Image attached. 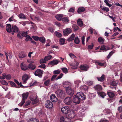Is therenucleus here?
<instances>
[{"mask_svg":"<svg viewBox=\"0 0 122 122\" xmlns=\"http://www.w3.org/2000/svg\"><path fill=\"white\" fill-rule=\"evenodd\" d=\"M50 100L52 102H57L58 99L55 94H52L50 96Z\"/></svg>","mask_w":122,"mask_h":122,"instance_id":"13","label":"nucleus"},{"mask_svg":"<svg viewBox=\"0 0 122 122\" xmlns=\"http://www.w3.org/2000/svg\"><path fill=\"white\" fill-rule=\"evenodd\" d=\"M80 69L82 70L85 71H86L87 70V68L85 66L81 65L80 66Z\"/></svg>","mask_w":122,"mask_h":122,"instance_id":"35","label":"nucleus"},{"mask_svg":"<svg viewBox=\"0 0 122 122\" xmlns=\"http://www.w3.org/2000/svg\"><path fill=\"white\" fill-rule=\"evenodd\" d=\"M22 79L23 84H25L26 83V81L29 79L28 76L27 74H24L22 76Z\"/></svg>","mask_w":122,"mask_h":122,"instance_id":"16","label":"nucleus"},{"mask_svg":"<svg viewBox=\"0 0 122 122\" xmlns=\"http://www.w3.org/2000/svg\"><path fill=\"white\" fill-rule=\"evenodd\" d=\"M60 45H62L65 44V39L62 38L60 39Z\"/></svg>","mask_w":122,"mask_h":122,"instance_id":"37","label":"nucleus"},{"mask_svg":"<svg viewBox=\"0 0 122 122\" xmlns=\"http://www.w3.org/2000/svg\"><path fill=\"white\" fill-rule=\"evenodd\" d=\"M72 28L75 31H77L79 28L78 26L77 25L75 24L73 25H72Z\"/></svg>","mask_w":122,"mask_h":122,"instance_id":"36","label":"nucleus"},{"mask_svg":"<svg viewBox=\"0 0 122 122\" xmlns=\"http://www.w3.org/2000/svg\"><path fill=\"white\" fill-rule=\"evenodd\" d=\"M115 51L113 50L110 52L109 53L108 55L107 56V58L108 59L110 58L111 56L112 55V54L114 53Z\"/></svg>","mask_w":122,"mask_h":122,"instance_id":"38","label":"nucleus"},{"mask_svg":"<svg viewBox=\"0 0 122 122\" xmlns=\"http://www.w3.org/2000/svg\"><path fill=\"white\" fill-rule=\"evenodd\" d=\"M25 39V40L26 41H31L32 40V39L29 36H28Z\"/></svg>","mask_w":122,"mask_h":122,"instance_id":"48","label":"nucleus"},{"mask_svg":"<svg viewBox=\"0 0 122 122\" xmlns=\"http://www.w3.org/2000/svg\"><path fill=\"white\" fill-rule=\"evenodd\" d=\"M19 18L20 19H26V17L25 16V15L24 14L22 13H20L19 14Z\"/></svg>","mask_w":122,"mask_h":122,"instance_id":"33","label":"nucleus"},{"mask_svg":"<svg viewBox=\"0 0 122 122\" xmlns=\"http://www.w3.org/2000/svg\"><path fill=\"white\" fill-rule=\"evenodd\" d=\"M94 88L97 92V93L98 92L101 91L102 90V86L100 85H97L95 86Z\"/></svg>","mask_w":122,"mask_h":122,"instance_id":"10","label":"nucleus"},{"mask_svg":"<svg viewBox=\"0 0 122 122\" xmlns=\"http://www.w3.org/2000/svg\"><path fill=\"white\" fill-rule=\"evenodd\" d=\"M66 90L67 93L71 96H72L74 94V90L71 88L70 86L66 87Z\"/></svg>","mask_w":122,"mask_h":122,"instance_id":"2","label":"nucleus"},{"mask_svg":"<svg viewBox=\"0 0 122 122\" xmlns=\"http://www.w3.org/2000/svg\"><path fill=\"white\" fill-rule=\"evenodd\" d=\"M39 40L42 43H44L45 42V38L43 37H39Z\"/></svg>","mask_w":122,"mask_h":122,"instance_id":"42","label":"nucleus"},{"mask_svg":"<svg viewBox=\"0 0 122 122\" xmlns=\"http://www.w3.org/2000/svg\"><path fill=\"white\" fill-rule=\"evenodd\" d=\"M46 66L44 64H41L39 66V67H40L41 68H45V67Z\"/></svg>","mask_w":122,"mask_h":122,"instance_id":"64","label":"nucleus"},{"mask_svg":"<svg viewBox=\"0 0 122 122\" xmlns=\"http://www.w3.org/2000/svg\"><path fill=\"white\" fill-rule=\"evenodd\" d=\"M108 0H105L104 1V2L106 4V5L108 6L109 7H111L112 6V5L111 4H109L108 1H109Z\"/></svg>","mask_w":122,"mask_h":122,"instance_id":"46","label":"nucleus"},{"mask_svg":"<svg viewBox=\"0 0 122 122\" xmlns=\"http://www.w3.org/2000/svg\"><path fill=\"white\" fill-rule=\"evenodd\" d=\"M51 80L50 79H48L44 83L45 85L46 86H49L50 84V82Z\"/></svg>","mask_w":122,"mask_h":122,"instance_id":"34","label":"nucleus"},{"mask_svg":"<svg viewBox=\"0 0 122 122\" xmlns=\"http://www.w3.org/2000/svg\"><path fill=\"white\" fill-rule=\"evenodd\" d=\"M26 56V54L23 52L20 53L19 55V57L20 58H23L25 57Z\"/></svg>","mask_w":122,"mask_h":122,"instance_id":"31","label":"nucleus"},{"mask_svg":"<svg viewBox=\"0 0 122 122\" xmlns=\"http://www.w3.org/2000/svg\"><path fill=\"white\" fill-rule=\"evenodd\" d=\"M73 102L79 104L81 101L79 97H77V95H75L74 96L73 99Z\"/></svg>","mask_w":122,"mask_h":122,"instance_id":"9","label":"nucleus"},{"mask_svg":"<svg viewBox=\"0 0 122 122\" xmlns=\"http://www.w3.org/2000/svg\"><path fill=\"white\" fill-rule=\"evenodd\" d=\"M27 34V31L23 32H20L17 34V36L19 38H21V36L27 37L28 36Z\"/></svg>","mask_w":122,"mask_h":122,"instance_id":"6","label":"nucleus"},{"mask_svg":"<svg viewBox=\"0 0 122 122\" xmlns=\"http://www.w3.org/2000/svg\"><path fill=\"white\" fill-rule=\"evenodd\" d=\"M62 20L63 22H67L69 21V20L67 17L62 18Z\"/></svg>","mask_w":122,"mask_h":122,"instance_id":"45","label":"nucleus"},{"mask_svg":"<svg viewBox=\"0 0 122 122\" xmlns=\"http://www.w3.org/2000/svg\"><path fill=\"white\" fill-rule=\"evenodd\" d=\"M59 62V61L58 60H53L50 61L48 63V65H57Z\"/></svg>","mask_w":122,"mask_h":122,"instance_id":"21","label":"nucleus"},{"mask_svg":"<svg viewBox=\"0 0 122 122\" xmlns=\"http://www.w3.org/2000/svg\"><path fill=\"white\" fill-rule=\"evenodd\" d=\"M28 95L29 93L28 92H26L25 93H23L22 95V100L25 102V99L27 98Z\"/></svg>","mask_w":122,"mask_h":122,"instance_id":"20","label":"nucleus"},{"mask_svg":"<svg viewBox=\"0 0 122 122\" xmlns=\"http://www.w3.org/2000/svg\"><path fill=\"white\" fill-rule=\"evenodd\" d=\"M67 117V116H66L64 122H70L71 121L70 118H69L68 117Z\"/></svg>","mask_w":122,"mask_h":122,"instance_id":"51","label":"nucleus"},{"mask_svg":"<svg viewBox=\"0 0 122 122\" xmlns=\"http://www.w3.org/2000/svg\"><path fill=\"white\" fill-rule=\"evenodd\" d=\"M29 22L28 21H22L20 22L19 23L20 24L22 25H25L26 24L28 23Z\"/></svg>","mask_w":122,"mask_h":122,"instance_id":"44","label":"nucleus"},{"mask_svg":"<svg viewBox=\"0 0 122 122\" xmlns=\"http://www.w3.org/2000/svg\"><path fill=\"white\" fill-rule=\"evenodd\" d=\"M75 43L76 44H79L80 42V40L78 37H76L74 40Z\"/></svg>","mask_w":122,"mask_h":122,"instance_id":"40","label":"nucleus"},{"mask_svg":"<svg viewBox=\"0 0 122 122\" xmlns=\"http://www.w3.org/2000/svg\"><path fill=\"white\" fill-rule=\"evenodd\" d=\"M68 11L70 12L73 13L74 12L75 10L74 8H71Z\"/></svg>","mask_w":122,"mask_h":122,"instance_id":"63","label":"nucleus"},{"mask_svg":"<svg viewBox=\"0 0 122 122\" xmlns=\"http://www.w3.org/2000/svg\"><path fill=\"white\" fill-rule=\"evenodd\" d=\"M48 30L49 31H50V32H51L52 33H53L54 30V29H53L52 27H49L48 29Z\"/></svg>","mask_w":122,"mask_h":122,"instance_id":"62","label":"nucleus"},{"mask_svg":"<svg viewBox=\"0 0 122 122\" xmlns=\"http://www.w3.org/2000/svg\"><path fill=\"white\" fill-rule=\"evenodd\" d=\"M45 107L47 108H51L53 107L52 102L50 100L46 101L45 103Z\"/></svg>","mask_w":122,"mask_h":122,"instance_id":"8","label":"nucleus"},{"mask_svg":"<svg viewBox=\"0 0 122 122\" xmlns=\"http://www.w3.org/2000/svg\"><path fill=\"white\" fill-rule=\"evenodd\" d=\"M58 97H60L61 98H63L65 96V93L64 91L61 89H58L55 92Z\"/></svg>","mask_w":122,"mask_h":122,"instance_id":"1","label":"nucleus"},{"mask_svg":"<svg viewBox=\"0 0 122 122\" xmlns=\"http://www.w3.org/2000/svg\"><path fill=\"white\" fill-rule=\"evenodd\" d=\"M27 122H39V121L37 119L33 118H30V120L27 121Z\"/></svg>","mask_w":122,"mask_h":122,"instance_id":"28","label":"nucleus"},{"mask_svg":"<svg viewBox=\"0 0 122 122\" xmlns=\"http://www.w3.org/2000/svg\"><path fill=\"white\" fill-rule=\"evenodd\" d=\"M20 67L21 69L24 71H26L29 69L28 65L27 66L25 64H24L23 63H22L20 65Z\"/></svg>","mask_w":122,"mask_h":122,"instance_id":"17","label":"nucleus"},{"mask_svg":"<svg viewBox=\"0 0 122 122\" xmlns=\"http://www.w3.org/2000/svg\"><path fill=\"white\" fill-rule=\"evenodd\" d=\"M68 117L70 118H74L76 116L75 112L73 110H70L67 114Z\"/></svg>","mask_w":122,"mask_h":122,"instance_id":"5","label":"nucleus"},{"mask_svg":"<svg viewBox=\"0 0 122 122\" xmlns=\"http://www.w3.org/2000/svg\"><path fill=\"white\" fill-rule=\"evenodd\" d=\"M12 27L13 30L15 31V33H18L19 32V28L16 25H12Z\"/></svg>","mask_w":122,"mask_h":122,"instance_id":"22","label":"nucleus"},{"mask_svg":"<svg viewBox=\"0 0 122 122\" xmlns=\"http://www.w3.org/2000/svg\"><path fill=\"white\" fill-rule=\"evenodd\" d=\"M100 8L103 11L106 12H108L109 11V9L108 8L106 7H103L102 5H100Z\"/></svg>","mask_w":122,"mask_h":122,"instance_id":"26","label":"nucleus"},{"mask_svg":"<svg viewBox=\"0 0 122 122\" xmlns=\"http://www.w3.org/2000/svg\"><path fill=\"white\" fill-rule=\"evenodd\" d=\"M1 83L2 84L4 85H8V83L4 80H2L0 81Z\"/></svg>","mask_w":122,"mask_h":122,"instance_id":"53","label":"nucleus"},{"mask_svg":"<svg viewBox=\"0 0 122 122\" xmlns=\"http://www.w3.org/2000/svg\"><path fill=\"white\" fill-rule=\"evenodd\" d=\"M61 110L62 113L64 114H67L70 111L69 108L66 107L61 108Z\"/></svg>","mask_w":122,"mask_h":122,"instance_id":"11","label":"nucleus"},{"mask_svg":"<svg viewBox=\"0 0 122 122\" xmlns=\"http://www.w3.org/2000/svg\"><path fill=\"white\" fill-rule=\"evenodd\" d=\"M98 95L100 96L102 98H104V97L106 95V93L104 92H98Z\"/></svg>","mask_w":122,"mask_h":122,"instance_id":"32","label":"nucleus"},{"mask_svg":"<svg viewBox=\"0 0 122 122\" xmlns=\"http://www.w3.org/2000/svg\"><path fill=\"white\" fill-rule=\"evenodd\" d=\"M28 68L31 70H34L36 68V66L32 63H30L28 65Z\"/></svg>","mask_w":122,"mask_h":122,"instance_id":"19","label":"nucleus"},{"mask_svg":"<svg viewBox=\"0 0 122 122\" xmlns=\"http://www.w3.org/2000/svg\"><path fill=\"white\" fill-rule=\"evenodd\" d=\"M60 73V72L59 70H56L54 71L53 72V73L54 74H58Z\"/></svg>","mask_w":122,"mask_h":122,"instance_id":"60","label":"nucleus"},{"mask_svg":"<svg viewBox=\"0 0 122 122\" xmlns=\"http://www.w3.org/2000/svg\"><path fill=\"white\" fill-rule=\"evenodd\" d=\"M98 40L99 42L101 43H103L104 41V39L102 37H99L98 39Z\"/></svg>","mask_w":122,"mask_h":122,"instance_id":"41","label":"nucleus"},{"mask_svg":"<svg viewBox=\"0 0 122 122\" xmlns=\"http://www.w3.org/2000/svg\"><path fill=\"white\" fill-rule=\"evenodd\" d=\"M72 32L70 28H67L63 31L64 36H67Z\"/></svg>","mask_w":122,"mask_h":122,"instance_id":"15","label":"nucleus"},{"mask_svg":"<svg viewBox=\"0 0 122 122\" xmlns=\"http://www.w3.org/2000/svg\"><path fill=\"white\" fill-rule=\"evenodd\" d=\"M107 94L108 96L110 98H113L115 96L114 93L111 92H107Z\"/></svg>","mask_w":122,"mask_h":122,"instance_id":"25","label":"nucleus"},{"mask_svg":"<svg viewBox=\"0 0 122 122\" xmlns=\"http://www.w3.org/2000/svg\"><path fill=\"white\" fill-rule=\"evenodd\" d=\"M32 37L35 41H37L39 40V37L37 36H32Z\"/></svg>","mask_w":122,"mask_h":122,"instance_id":"57","label":"nucleus"},{"mask_svg":"<svg viewBox=\"0 0 122 122\" xmlns=\"http://www.w3.org/2000/svg\"><path fill=\"white\" fill-rule=\"evenodd\" d=\"M55 33L56 36L59 38L61 37V34L60 33L56 31L55 32Z\"/></svg>","mask_w":122,"mask_h":122,"instance_id":"56","label":"nucleus"},{"mask_svg":"<svg viewBox=\"0 0 122 122\" xmlns=\"http://www.w3.org/2000/svg\"><path fill=\"white\" fill-rule=\"evenodd\" d=\"M85 8L83 7H80L77 10V12L78 13L84 12L85 10Z\"/></svg>","mask_w":122,"mask_h":122,"instance_id":"27","label":"nucleus"},{"mask_svg":"<svg viewBox=\"0 0 122 122\" xmlns=\"http://www.w3.org/2000/svg\"><path fill=\"white\" fill-rule=\"evenodd\" d=\"M110 86H116L117 83L115 81H111L110 83Z\"/></svg>","mask_w":122,"mask_h":122,"instance_id":"39","label":"nucleus"},{"mask_svg":"<svg viewBox=\"0 0 122 122\" xmlns=\"http://www.w3.org/2000/svg\"><path fill=\"white\" fill-rule=\"evenodd\" d=\"M52 56L50 55H49L45 57V59H46V61H48L51 59L52 57Z\"/></svg>","mask_w":122,"mask_h":122,"instance_id":"55","label":"nucleus"},{"mask_svg":"<svg viewBox=\"0 0 122 122\" xmlns=\"http://www.w3.org/2000/svg\"><path fill=\"white\" fill-rule=\"evenodd\" d=\"M78 25L80 27L82 26L83 25L82 21L81 19H79L77 21Z\"/></svg>","mask_w":122,"mask_h":122,"instance_id":"29","label":"nucleus"},{"mask_svg":"<svg viewBox=\"0 0 122 122\" xmlns=\"http://www.w3.org/2000/svg\"><path fill=\"white\" fill-rule=\"evenodd\" d=\"M44 114L43 110L42 109H41L39 112L38 115L40 117H42L43 116Z\"/></svg>","mask_w":122,"mask_h":122,"instance_id":"43","label":"nucleus"},{"mask_svg":"<svg viewBox=\"0 0 122 122\" xmlns=\"http://www.w3.org/2000/svg\"><path fill=\"white\" fill-rule=\"evenodd\" d=\"M100 50L103 51H107V50H106V48L105 46L104 45H102L100 49Z\"/></svg>","mask_w":122,"mask_h":122,"instance_id":"59","label":"nucleus"},{"mask_svg":"<svg viewBox=\"0 0 122 122\" xmlns=\"http://www.w3.org/2000/svg\"><path fill=\"white\" fill-rule=\"evenodd\" d=\"M66 117L62 116L61 117L60 119V120L61 122H64Z\"/></svg>","mask_w":122,"mask_h":122,"instance_id":"49","label":"nucleus"},{"mask_svg":"<svg viewBox=\"0 0 122 122\" xmlns=\"http://www.w3.org/2000/svg\"><path fill=\"white\" fill-rule=\"evenodd\" d=\"M72 100L71 97H67L64 100V103L66 104L69 105L71 103Z\"/></svg>","mask_w":122,"mask_h":122,"instance_id":"7","label":"nucleus"},{"mask_svg":"<svg viewBox=\"0 0 122 122\" xmlns=\"http://www.w3.org/2000/svg\"><path fill=\"white\" fill-rule=\"evenodd\" d=\"M11 78V76L9 74H3L2 77L0 78V79H6L8 80H10Z\"/></svg>","mask_w":122,"mask_h":122,"instance_id":"12","label":"nucleus"},{"mask_svg":"<svg viewBox=\"0 0 122 122\" xmlns=\"http://www.w3.org/2000/svg\"><path fill=\"white\" fill-rule=\"evenodd\" d=\"M88 88L87 86L86 85H84L81 87L80 89L81 91L83 92L87 91Z\"/></svg>","mask_w":122,"mask_h":122,"instance_id":"23","label":"nucleus"},{"mask_svg":"<svg viewBox=\"0 0 122 122\" xmlns=\"http://www.w3.org/2000/svg\"><path fill=\"white\" fill-rule=\"evenodd\" d=\"M14 16H12L11 17L9 18V20L10 21H12L14 20Z\"/></svg>","mask_w":122,"mask_h":122,"instance_id":"61","label":"nucleus"},{"mask_svg":"<svg viewBox=\"0 0 122 122\" xmlns=\"http://www.w3.org/2000/svg\"><path fill=\"white\" fill-rule=\"evenodd\" d=\"M97 79L99 81L102 82L105 79V75L102 74L100 77H97Z\"/></svg>","mask_w":122,"mask_h":122,"instance_id":"24","label":"nucleus"},{"mask_svg":"<svg viewBox=\"0 0 122 122\" xmlns=\"http://www.w3.org/2000/svg\"><path fill=\"white\" fill-rule=\"evenodd\" d=\"M108 0H105L104 1V2L106 4V5L108 6L109 7H111L112 6V5L111 4H109L108 1H109Z\"/></svg>","mask_w":122,"mask_h":122,"instance_id":"47","label":"nucleus"},{"mask_svg":"<svg viewBox=\"0 0 122 122\" xmlns=\"http://www.w3.org/2000/svg\"><path fill=\"white\" fill-rule=\"evenodd\" d=\"M46 59H45V58L44 59H41L40 60V63H46Z\"/></svg>","mask_w":122,"mask_h":122,"instance_id":"54","label":"nucleus"},{"mask_svg":"<svg viewBox=\"0 0 122 122\" xmlns=\"http://www.w3.org/2000/svg\"><path fill=\"white\" fill-rule=\"evenodd\" d=\"M77 97H78L80 98L81 100H83L85 99L86 97L84 94L81 92L77 93L76 94Z\"/></svg>","mask_w":122,"mask_h":122,"instance_id":"4","label":"nucleus"},{"mask_svg":"<svg viewBox=\"0 0 122 122\" xmlns=\"http://www.w3.org/2000/svg\"><path fill=\"white\" fill-rule=\"evenodd\" d=\"M10 83L13 86L15 87L16 88H17L18 87L17 86L16 84L14 82L11 81H10Z\"/></svg>","mask_w":122,"mask_h":122,"instance_id":"50","label":"nucleus"},{"mask_svg":"<svg viewBox=\"0 0 122 122\" xmlns=\"http://www.w3.org/2000/svg\"><path fill=\"white\" fill-rule=\"evenodd\" d=\"M63 72L65 73H66L68 71L67 69L66 68H63L61 69Z\"/></svg>","mask_w":122,"mask_h":122,"instance_id":"58","label":"nucleus"},{"mask_svg":"<svg viewBox=\"0 0 122 122\" xmlns=\"http://www.w3.org/2000/svg\"><path fill=\"white\" fill-rule=\"evenodd\" d=\"M31 102L29 101H28L26 102L25 103L24 107H26L29 105L30 103Z\"/></svg>","mask_w":122,"mask_h":122,"instance_id":"52","label":"nucleus"},{"mask_svg":"<svg viewBox=\"0 0 122 122\" xmlns=\"http://www.w3.org/2000/svg\"><path fill=\"white\" fill-rule=\"evenodd\" d=\"M6 30L8 32L10 33L12 31V29L10 24H7L6 26Z\"/></svg>","mask_w":122,"mask_h":122,"instance_id":"18","label":"nucleus"},{"mask_svg":"<svg viewBox=\"0 0 122 122\" xmlns=\"http://www.w3.org/2000/svg\"><path fill=\"white\" fill-rule=\"evenodd\" d=\"M43 73V71L40 69H38L35 71L34 74L36 76H37L40 78H41Z\"/></svg>","mask_w":122,"mask_h":122,"instance_id":"3","label":"nucleus"},{"mask_svg":"<svg viewBox=\"0 0 122 122\" xmlns=\"http://www.w3.org/2000/svg\"><path fill=\"white\" fill-rule=\"evenodd\" d=\"M63 16L62 15H57L56 16V19L59 21H60L62 20Z\"/></svg>","mask_w":122,"mask_h":122,"instance_id":"30","label":"nucleus"},{"mask_svg":"<svg viewBox=\"0 0 122 122\" xmlns=\"http://www.w3.org/2000/svg\"><path fill=\"white\" fill-rule=\"evenodd\" d=\"M92 62L93 63H95L96 65H98L100 66H102L104 65L105 63H102L101 62L95 60H92Z\"/></svg>","mask_w":122,"mask_h":122,"instance_id":"14","label":"nucleus"}]
</instances>
